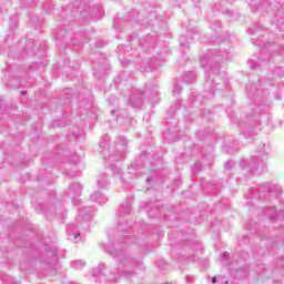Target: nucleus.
Listing matches in <instances>:
<instances>
[{"mask_svg": "<svg viewBox=\"0 0 284 284\" xmlns=\"http://www.w3.org/2000/svg\"><path fill=\"white\" fill-rule=\"evenodd\" d=\"M212 283H216V277H213V278H212Z\"/></svg>", "mask_w": 284, "mask_h": 284, "instance_id": "f257e3e1", "label": "nucleus"}]
</instances>
